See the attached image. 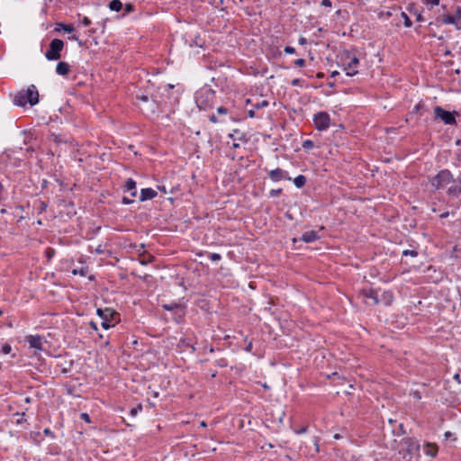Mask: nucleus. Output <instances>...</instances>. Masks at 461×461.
Here are the masks:
<instances>
[{
  "mask_svg": "<svg viewBox=\"0 0 461 461\" xmlns=\"http://www.w3.org/2000/svg\"><path fill=\"white\" fill-rule=\"evenodd\" d=\"M268 176L273 182H279L283 179L291 180L288 173L281 168L270 170Z\"/></svg>",
  "mask_w": 461,
  "mask_h": 461,
  "instance_id": "9",
  "label": "nucleus"
},
{
  "mask_svg": "<svg viewBox=\"0 0 461 461\" xmlns=\"http://www.w3.org/2000/svg\"><path fill=\"white\" fill-rule=\"evenodd\" d=\"M313 122L318 131H326L330 126V117L326 112H320L314 114Z\"/></svg>",
  "mask_w": 461,
  "mask_h": 461,
  "instance_id": "7",
  "label": "nucleus"
},
{
  "mask_svg": "<svg viewBox=\"0 0 461 461\" xmlns=\"http://www.w3.org/2000/svg\"><path fill=\"white\" fill-rule=\"evenodd\" d=\"M69 39L73 41H78V37L77 35H72L71 37H69Z\"/></svg>",
  "mask_w": 461,
  "mask_h": 461,
  "instance_id": "50",
  "label": "nucleus"
},
{
  "mask_svg": "<svg viewBox=\"0 0 461 461\" xmlns=\"http://www.w3.org/2000/svg\"><path fill=\"white\" fill-rule=\"evenodd\" d=\"M124 191L130 192L131 195L132 197L136 196V194H137L136 182L131 178L127 179V181L124 185Z\"/></svg>",
  "mask_w": 461,
  "mask_h": 461,
  "instance_id": "14",
  "label": "nucleus"
},
{
  "mask_svg": "<svg viewBox=\"0 0 461 461\" xmlns=\"http://www.w3.org/2000/svg\"><path fill=\"white\" fill-rule=\"evenodd\" d=\"M164 308H165L166 310H171V309H172V307H171V306H168V305H164Z\"/></svg>",
  "mask_w": 461,
  "mask_h": 461,
  "instance_id": "54",
  "label": "nucleus"
},
{
  "mask_svg": "<svg viewBox=\"0 0 461 461\" xmlns=\"http://www.w3.org/2000/svg\"><path fill=\"white\" fill-rule=\"evenodd\" d=\"M97 315L104 320H118V313L111 308L97 309Z\"/></svg>",
  "mask_w": 461,
  "mask_h": 461,
  "instance_id": "10",
  "label": "nucleus"
},
{
  "mask_svg": "<svg viewBox=\"0 0 461 461\" xmlns=\"http://www.w3.org/2000/svg\"><path fill=\"white\" fill-rule=\"evenodd\" d=\"M402 254L404 256H407V255H410V256H412V257H416L417 256V252L414 251V250H409V249H406L402 252Z\"/></svg>",
  "mask_w": 461,
  "mask_h": 461,
  "instance_id": "33",
  "label": "nucleus"
},
{
  "mask_svg": "<svg viewBox=\"0 0 461 461\" xmlns=\"http://www.w3.org/2000/svg\"><path fill=\"white\" fill-rule=\"evenodd\" d=\"M70 70V67L67 62L60 61L57 64L56 72L60 76H66Z\"/></svg>",
  "mask_w": 461,
  "mask_h": 461,
  "instance_id": "15",
  "label": "nucleus"
},
{
  "mask_svg": "<svg viewBox=\"0 0 461 461\" xmlns=\"http://www.w3.org/2000/svg\"><path fill=\"white\" fill-rule=\"evenodd\" d=\"M81 23L84 25V26H89L91 24V20L86 17V16H84L81 20Z\"/></svg>",
  "mask_w": 461,
  "mask_h": 461,
  "instance_id": "31",
  "label": "nucleus"
},
{
  "mask_svg": "<svg viewBox=\"0 0 461 461\" xmlns=\"http://www.w3.org/2000/svg\"><path fill=\"white\" fill-rule=\"evenodd\" d=\"M440 0H422V3L430 7H434L439 4Z\"/></svg>",
  "mask_w": 461,
  "mask_h": 461,
  "instance_id": "24",
  "label": "nucleus"
},
{
  "mask_svg": "<svg viewBox=\"0 0 461 461\" xmlns=\"http://www.w3.org/2000/svg\"><path fill=\"white\" fill-rule=\"evenodd\" d=\"M139 410H141V406H139L138 408H134V409H132V410L131 411V415H136Z\"/></svg>",
  "mask_w": 461,
  "mask_h": 461,
  "instance_id": "46",
  "label": "nucleus"
},
{
  "mask_svg": "<svg viewBox=\"0 0 461 461\" xmlns=\"http://www.w3.org/2000/svg\"><path fill=\"white\" fill-rule=\"evenodd\" d=\"M451 435H452V434H451V432H449V431H447V432L445 433V437H446L447 438H450V437H451Z\"/></svg>",
  "mask_w": 461,
  "mask_h": 461,
  "instance_id": "51",
  "label": "nucleus"
},
{
  "mask_svg": "<svg viewBox=\"0 0 461 461\" xmlns=\"http://www.w3.org/2000/svg\"><path fill=\"white\" fill-rule=\"evenodd\" d=\"M39 102V93L34 85L28 86L24 91L18 92L14 98V103L17 106H25L26 104L35 105Z\"/></svg>",
  "mask_w": 461,
  "mask_h": 461,
  "instance_id": "2",
  "label": "nucleus"
},
{
  "mask_svg": "<svg viewBox=\"0 0 461 461\" xmlns=\"http://www.w3.org/2000/svg\"><path fill=\"white\" fill-rule=\"evenodd\" d=\"M249 117H251V118H253V117L255 116V112H254L253 110H250V111L249 112Z\"/></svg>",
  "mask_w": 461,
  "mask_h": 461,
  "instance_id": "49",
  "label": "nucleus"
},
{
  "mask_svg": "<svg viewBox=\"0 0 461 461\" xmlns=\"http://www.w3.org/2000/svg\"><path fill=\"white\" fill-rule=\"evenodd\" d=\"M267 105H268V102L267 100H263L259 104H257L256 107L258 109V108L265 107Z\"/></svg>",
  "mask_w": 461,
  "mask_h": 461,
  "instance_id": "34",
  "label": "nucleus"
},
{
  "mask_svg": "<svg viewBox=\"0 0 461 461\" xmlns=\"http://www.w3.org/2000/svg\"><path fill=\"white\" fill-rule=\"evenodd\" d=\"M81 418L86 420V422L90 421L89 415L87 413H82Z\"/></svg>",
  "mask_w": 461,
  "mask_h": 461,
  "instance_id": "42",
  "label": "nucleus"
},
{
  "mask_svg": "<svg viewBox=\"0 0 461 461\" xmlns=\"http://www.w3.org/2000/svg\"><path fill=\"white\" fill-rule=\"evenodd\" d=\"M401 17L402 18L403 20V23H404V26L407 27V28H410L411 27L412 25V22L411 20L410 19V17L406 14V13L404 12H401Z\"/></svg>",
  "mask_w": 461,
  "mask_h": 461,
  "instance_id": "23",
  "label": "nucleus"
},
{
  "mask_svg": "<svg viewBox=\"0 0 461 461\" xmlns=\"http://www.w3.org/2000/svg\"><path fill=\"white\" fill-rule=\"evenodd\" d=\"M442 21L445 24H456V23L458 22L456 15L450 14L444 15Z\"/></svg>",
  "mask_w": 461,
  "mask_h": 461,
  "instance_id": "19",
  "label": "nucleus"
},
{
  "mask_svg": "<svg viewBox=\"0 0 461 461\" xmlns=\"http://www.w3.org/2000/svg\"><path fill=\"white\" fill-rule=\"evenodd\" d=\"M306 183V178L303 175H299L294 179V184L296 187L301 188L303 187Z\"/></svg>",
  "mask_w": 461,
  "mask_h": 461,
  "instance_id": "20",
  "label": "nucleus"
},
{
  "mask_svg": "<svg viewBox=\"0 0 461 461\" xmlns=\"http://www.w3.org/2000/svg\"><path fill=\"white\" fill-rule=\"evenodd\" d=\"M294 65L297 67L303 68L305 66V60L303 59H298L294 61Z\"/></svg>",
  "mask_w": 461,
  "mask_h": 461,
  "instance_id": "30",
  "label": "nucleus"
},
{
  "mask_svg": "<svg viewBox=\"0 0 461 461\" xmlns=\"http://www.w3.org/2000/svg\"><path fill=\"white\" fill-rule=\"evenodd\" d=\"M57 32L63 31L68 33H71L75 31V28L71 24L58 23L56 27Z\"/></svg>",
  "mask_w": 461,
  "mask_h": 461,
  "instance_id": "17",
  "label": "nucleus"
},
{
  "mask_svg": "<svg viewBox=\"0 0 461 461\" xmlns=\"http://www.w3.org/2000/svg\"><path fill=\"white\" fill-rule=\"evenodd\" d=\"M217 112L220 114H226L227 113V109L222 107V106H220V107L217 108Z\"/></svg>",
  "mask_w": 461,
  "mask_h": 461,
  "instance_id": "38",
  "label": "nucleus"
},
{
  "mask_svg": "<svg viewBox=\"0 0 461 461\" xmlns=\"http://www.w3.org/2000/svg\"><path fill=\"white\" fill-rule=\"evenodd\" d=\"M132 203V200H131V199H129V198H127V197H123V198H122V203H124V204H130V203Z\"/></svg>",
  "mask_w": 461,
  "mask_h": 461,
  "instance_id": "44",
  "label": "nucleus"
},
{
  "mask_svg": "<svg viewBox=\"0 0 461 461\" xmlns=\"http://www.w3.org/2000/svg\"><path fill=\"white\" fill-rule=\"evenodd\" d=\"M296 434H303L307 432V427H302L296 430H294Z\"/></svg>",
  "mask_w": 461,
  "mask_h": 461,
  "instance_id": "36",
  "label": "nucleus"
},
{
  "mask_svg": "<svg viewBox=\"0 0 461 461\" xmlns=\"http://www.w3.org/2000/svg\"><path fill=\"white\" fill-rule=\"evenodd\" d=\"M299 43H300L301 45H304V44H306V43H307V41H306V39H305V38L301 37V38L299 39Z\"/></svg>",
  "mask_w": 461,
  "mask_h": 461,
  "instance_id": "47",
  "label": "nucleus"
},
{
  "mask_svg": "<svg viewBox=\"0 0 461 461\" xmlns=\"http://www.w3.org/2000/svg\"><path fill=\"white\" fill-rule=\"evenodd\" d=\"M300 83H301V80L299 78H294L292 80V86H300Z\"/></svg>",
  "mask_w": 461,
  "mask_h": 461,
  "instance_id": "40",
  "label": "nucleus"
},
{
  "mask_svg": "<svg viewBox=\"0 0 461 461\" xmlns=\"http://www.w3.org/2000/svg\"><path fill=\"white\" fill-rule=\"evenodd\" d=\"M215 101V92L209 87H203L195 93V104L200 110L212 107Z\"/></svg>",
  "mask_w": 461,
  "mask_h": 461,
  "instance_id": "3",
  "label": "nucleus"
},
{
  "mask_svg": "<svg viewBox=\"0 0 461 461\" xmlns=\"http://www.w3.org/2000/svg\"><path fill=\"white\" fill-rule=\"evenodd\" d=\"M91 326H92V328H94L95 330H97V327H96V324H95V323L91 322Z\"/></svg>",
  "mask_w": 461,
  "mask_h": 461,
  "instance_id": "53",
  "label": "nucleus"
},
{
  "mask_svg": "<svg viewBox=\"0 0 461 461\" xmlns=\"http://www.w3.org/2000/svg\"><path fill=\"white\" fill-rule=\"evenodd\" d=\"M134 6L131 4H126L124 5V14L133 12Z\"/></svg>",
  "mask_w": 461,
  "mask_h": 461,
  "instance_id": "28",
  "label": "nucleus"
},
{
  "mask_svg": "<svg viewBox=\"0 0 461 461\" xmlns=\"http://www.w3.org/2000/svg\"><path fill=\"white\" fill-rule=\"evenodd\" d=\"M318 239H319V235H318V232L315 230L305 231L301 237V240H303L306 243L312 242Z\"/></svg>",
  "mask_w": 461,
  "mask_h": 461,
  "instance_id": "13",
  "label": "nucleus"
},
{
  "mask_svg": "<svg viewBox=\"0 0 461 461\" xmlns=\"http://www.w3.org/2000/svg\"><path fill=\"white\" fill-rule=\"evenodd\" d=\"M119 320H104V321H102V323H101V326L104 329V330H108L112 327H114L115 324L118 322Z\"/></svg>",
  "mask_w": 461,
  "mask_h": 461,
  "instance_id": "21",
  "label": "nucleus"
},
{
  "mask_svg": "<svg viewBox=\"0 0 461 461\" xmlns=\"http://www.w3.org/2000/svg\"><path fill=\"white\" fill-rule=\"evenodd\" d=\"M201 426H202V427H206V423H205V421H202V422H201Z\"/></svg>",
  "mask_w": 461,
  "mask_h": 461,
  "instance_id": "56",
  "label": "nucleus"
},
{
  "mask_svg": "<svg viewBox=\"0 0 461 461\" xmlns=\"http://www.w3.org/2000/svg\"><path fill=\"white\" fill-rule=\"evenodd\" d=\"M12 351V347L8 343H5L2 346L1 352L5 355H8Z\"/></svg>",
  "mask_w": 461,
  "mask_h": 461,
  "instance_id": "26",
  "label": "nucleus"
},
{
  "mask_svg": "<svg viewBox=\"0 0 461 461\" xmlns=\"http://www.w3.org/2000/svg\"><path fill=\"white\" fill-rule=\"evenodd\" d=\"M252 348H253V345H252V342L250 341V342L247 345V347L245 348V350H246L247 352H251Z\"/></svg>",
  "mask_w": 461,
  "mask_h": 461,
  "instance_id": "43",
  "label": "nucleus"
},
{
  "mask_svg": "<svg viewBox=\"0 0 461 461\" xmlns=\"http://www.w3.org/2000/svg\"><path fill=\"white\" fill-rule=\"evenodd\" d=\"M457 115V113L456 112H449L445 109H443L440 106H436L434 108V118L437 120H441L445 124L447 125H454L456 124V117Z\"/></svg>",
  "mask_w": 461,
  "mask_h": 461,
  "instance_id": "5",
  "label": "nucleus"
},
{
  "mask_svg": "<svg viewBox=\"0 0 461 461\" xmlns=\"http://www.w3.org/2000/svg\"><path fill=\"white\" fill-rule=\"evenodd\" d=\"M280 193H281V189H277V190H271V191H270V195H271L272 197H275V196H277Z\"/></svg>",
  "mask_w": 461,
  "mask_h": 461,
  "instance_id": "39",
  "label": "nucleus"
},
{
  "mask_svg": "<svg viewBox=\"0 0 461 461\" xmlns=\"http://www.w3.org/2000/svg\"><path fill=\"white\" fill-rule=\"evenodd\" d=\"M342 69L348 77L356 76L358 73L360 65L359 59L350 52H346L340 59Z\"/></svg>",
  "mask_w": 461,
  "mask_h": 461,
  "instance_id": "4",
  "label": "nucleus"
},
{
  "mask_svg": "<svg viewBox=\"0 0 461 461\" xmlns=\"http://www.w3.org/2000/svg\"><path fill=\"white\" fill-rule=\"evenodd\" d=\"M26 341L29 343L30 347L36 349V350H42L43 349V344L42 339L40 336H27Z\"/></svg>",
  "mask_w": 461,
  "mask_h": 461,
  "instance_id": "11",
  "label": "nucleus"
},
{
  "mask_svg": "<svg viewBox=\"0 0 461 461\" xmlns=\"http://www.w3.org/2000/svg\"><path fill=\"white\" fill-rule=\"evenodd\" d=\"M303 148L304 149H312L314 147V143L312 140H305L303 144H302Z\"/></svg>",
  "mask_w": 461,
  "mask_h": 461,
  "instance_id": "25",
  "label": "nucleus"
},
{
  "mask_svg": "<svg viewBox=\"0 0 461 461\" xmlns=\"http://www.w3.org/2000/svg\"><path fill=\"white\" fill-rule=\"evenodd\" d=\"M429 182L435 190L447 188V193L448 195L453 197L461 195V186L456 184L453 175L447 169L440 170Z\"/></svg>",
  "mask_w": 461,
  "mask_h": 461,
  "instance_id": "1",
  "label": "nucleus"
},
{
  "mask_svg": "<svg viewBox=\"0 0 461 461\" xmlns=\"http://www.w3.org/2000/svg\"><path fill=\"white\" fill-rule=\"evenodd\" d=\"M209 258H210L212 261L216 262V261H219V260L221 258V255H220V254H218V253H211V254L209 255Z\"/></svg>",
  "mask_w": 461,
  "mask_h": 461,
  "instance_id": "27",
  "label": "nucleus"
},
{
  "mask_svg": "<svg viewBox=\"0 0 461 461\" xmlns=\"http://www.w3.org/2000/svg\"><path fill=\"white\" fill-rule=\"evenodd\" d=\"M412 396L415 400H420L421 399V395L419 392L415 391L412 393Z\"/></svg>",
  "mask_w": 461,
  "mask_h": 461,
  "instance_id": "41",
  "label": "nucleus"
},
{
  "mask_svg": "<svg viewBox=\"0 0 461 461\" xmlns=\"http://www.w3.org/2000/svg\"><path fill=\"white\" fill-rule=\"evenodd\" d=\"M157 194H158L157 192L152 188H143L140 191V201L150 200V199L155 198L157 196Z\"/></svg>",
  "mask_w": 461,
  "mask_h": 461,
  "instance_id": "12",
  "label": "nucleus"
},
{
  "mask_svg": "<svg viewBox=\"0 0 461 461\" xmlns=\"http://www.w3.org/2000/svg\"><path fill=\"white\" fill-rule=\"evenodd\" d=\"M339 72L335 70V71H332V72H331L330 77H331L332 78H334V77H337V76H339Z\"/></svg>",
  "mask_w": 461,
  "mask_h": 461,
  "instance_id": "48",
  "label": "nucleus"
},
{
  "mask_svg": "<svg viewBox=\"0 0 461 461\" xmlns=\"http://www.w3.org/2000/svg\"><path fill=\"white\" fill-rule=\"evenodd\" d=\"M140 101L141 102H144V103H148L149 102V98L147 95H141L140 96L137 97Z\"/></svg>",
  "mask_w": 461,
  "mask_h": 461,
  "instance_id": "37",
  "label": "nucleus"
},
{
  "mask_svg": "<svg viewBox=\"0 0 461 461\" xmlns=\"http://www.w3.org/2000/svg\"><path fill=\"white\" fill-rule=\"evenodd\" d=\"M428 447H429V450L427 452L428 455L434 456L436 455V447L433 445H429Z\"/></svg>",
  "mask_w": 461,
  "mask_h": 461,
  "instance_id": "29",
  "label": "nucleus"
},
{
  "mask_svg": "<svg viewBox=\"0 0 461 461\" xmlns=\"http://www.w3.org/2000/svg\"><path fill=\"white\" fill-rule=\"evenodd\" d=\"M379 290L363 289L361 295L367 305H376L380 303Z\"/></svg>",
  "mask_w": 461,
  "mask_h": 461,
  "instance_id": "8",
  "label": "nucleus"
},
{
  "mask_svg": "<svg viewBox=\"0 0 461 461\" xmlns=\"http://www.w3.org/2000/svg\"><path fill=\"white\" fill-rule=\"evenodd\" d=\"M64 43L59 39H54L50 43V48L45 53L48 60H58L60 59V52L63 50Z\"/></svg>",
  "mask_w": 461,
  "mask_h": 461,
  "instance_id": "6",
  "label": "nucleus"
},
{
  "mask_svg": "<svg viewBox=\"0 0 461 461\" xmlns=\"http://www.w3.org/2000/svg\"><path fill=\"white\" fill-rule=\"evenodd\" d=\"M331 5L330 0H321V5L324 7H331Z\"/></svg>",
  "mask_w": 461,
  "mask_h": 461,
  "instance_id": "35",
  "label": "nucleus"
},
{
  "mask_svg": "<svg viewBox=\"0 0 461 461\" xmlns=\"http://www.w3.org/2000/svg\"><path fill=\"white\" fill-rule=\"evenodd\" d=\"M393 296L391 292L384 291L382 293V297H380V302H384L386 305H389L393 302Z\"/></svg>",
  "mask_w": 461,
  "mask_h": 461,
  "instance_id": "16",
  "label": "nucleus"
},
{
  "mask_svg": "<svg viewBox=\"0 0 461 461\" xmlns=\"http://www.w3.org/2000/svg\"><path fill=\"white\" fill-rule=\"evenodd\" d=\"M455 15L456 16L458 21L461 19V8H457Z\"/></svg>",
  "mask_w": 461,
  "mask_h": 461,
  "instance_id": "45",
  "label": "nucleus"
},
{
  "mask_svg": "<svg viewBox=\"0 0 461 461\" xmlns=\"http://www.w3.org/2000/svg\"><path fill=\"white\" fill-rule=\"evenodd\" d=\"M447 215H448V212H445V213H442V214H441V217H442V218H445V217H447Z\"/></svg>",
  "mask_w": 461,
  "mask_h": 461,
  "instance_id": "55",
  "label": "nucleus"
},
{
  "mask_svg": "<svg viewBox=\"0 0 461 461\" xmlns=\"http://www.w3.org/2000/svg\"><path fill=\"white\" fill-rule=\"evenodd\" d=\"M285 52L286 54H294L295 52V49L294 47H291V46H286L285 48Z\"/></svg>",
  "mask_w": 461,
  "mask_h": 461,
  "instance_id": "32",
  "label": "nucleus"
},
{
  "mask_svg": "<svg viewBox=\"0 0 461 461\" xmlns=\"http://www.w3.org/2000/svg\"><path fill=\"white\" fill-rule=\"evenodd\" d=\"M2 313H3V312H2V311L0 310V316L2 315Z\"/></svg>",
  "mask_w": 461,
  "mask_h": 461,
  "instance_id": "57",
  "label": "nucleus"
},
{
  "mask_svg": "<svg viewBox=\"0 0 461 461\" xmlns=\"http://www.w3.org/2000/svg\"><path fill=\"white\" fill-rule=\"evenodd\" d=\"M72 274L74 276H85L87 274V268L84 267H81L80 268H75L72 270Z\"/></svg>",
  "mask_w": 461,
  "mask_h": 461,
  "instance_id": "22",
  "label": "nucleus"
},
{
  "mask_svg": "<svg viewBox=\"0 0 461 461\" xmlns=\"http://www.w3.org/2000/svg\"><path fill=\"white\" fill-rule=\"evenodd\" d=\"M122 3L120 0H113L109 4V7L112 11L119 12L122 9Z\"/></svg>",
  "mask_w": 461,
  "mask_h": 461,
  "instance_id": "18",
  "label": "nucleus"
},
{
  "mask_svg": "<svg viewBox=\"0 0 461 461\" xmlns=\"http://www.w3.org/2000/svg\"><path fill=\"white\" fill-rule=\"evenodd\" d=\"M211 121H212V122H217V120H216V118H215V116H214V115H212V116L211 117Z\"/></svg>",
  "mask_w": 461,
  "mask_h": 461,
  "instance_id": "52",
  "label": "nucleus"
}]
</instances>
